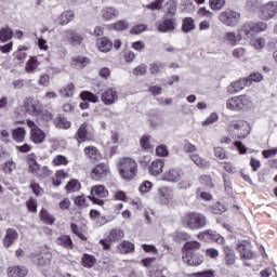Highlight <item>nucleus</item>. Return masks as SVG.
Here are the masks:
<instances>
[{
	"instance_id": "obj_58",
	"label": "nucleus",
	"mask_w": 277,
	"mask_h": 277,
	"mask_svg": "<svg viewBox=\"0 0 277 277\" xmlns=\"http://www.w3.org/2000/svg\"><path fill=\"white\" fill-rule=\"evenodd\" d=\"M186 252H194V250H200V242L198 241H189L184 246Z\"/></svg>"
},
{
	"instance_id": "obj_25",
	"label": "nucleus",
	"mask_w": 277,
	"mask_h": 277,
	"mask_svg": "<svg viewBox=\"0 0 277 277\" xmlns=\"http://www.w3.org/2000/svg\"><path fill=\"white\" fill-rule=\"evenodd\" d=\"M96 45L98 51L102 53H109L114 47V42H111V40H109L107 37H102L97 39Z\"/></svg>"
},
{
	"instance_id": "obj_24",
	"label": "nucleus",
	"mask_w": 277,
	"mask_h": 277,
	"mask_svg": "<svg viewBox=\"0 0 277 277\" xmlns=\"http://www.w3.org/2000/svg\"><path fill=\"white\" fill-rule=\"evenodd\" d=\"M28 271L24 266H9L6 269L8 277H25Z\"/></svg>"
},
{
	"instance_id": "obj_31",
	"label": "nucleus",
	"mask_w": 277,
	"mask_h": 277,
	"mask_svg": "<svg viewBox=\"0 0 277 277\" xmlns=\"http://www.w3.org/2000/svg\"><path fill=\"white\" fill-rule=\"evenodd\" d=\"M68 38H69V42L70 44H72V47H79V44H81L83 42V37L81 35H79V32L75 31V30H67L66 31Z\"/></svg>"
},
{
	"instance_id": "obj_48",
	"label": "nucleus",
	"mask_w": 277,
	"mask_h": 277,
	"mask_svg": "<svg viewBox=\"0 0 277 277\" xmlns=\"http://www.w3.org/2000/svg\"><path fill=\"white\" fill-rule=\"evenodd\" d=\"M40 215L42 222L45 224H55V217H53V215H51V213H49L45 209L41 210Z\"/></svg>"
},
{
	"instance_id": "obj_45",
	"label": "nucleus",
	"mask_w": 277,
	"mask_h": 277,
	"mask_svg": "<svg viewBox=\"0 0 277 277\" xmlns=\"http://www.w3.org/2000/svg\"><path fill=\"white\" fill-rule=\"evenodd\" d=\"M54 124L58 129H70V121H68V119H66L65 117H57L54 120Z\"/></svg>"
},
{
	"instance_id": "obj_26",
	"label": "nucleus",
	"mask_w": 277,
	"mask_h": 277,
	"mask_svg": "<svg viewBox=\"0 0 277 277\" xmlns=\"http://www.w3.org/2000/svg\"><path fill=\"white\" fill-rule=\"evenodd\" d=\"M83 153L85 155V158L91 159L92 161H100L101 159V151H98V148L94 146H87L83 149Z\"/></svg>"
},
{
	"instance_id": "obj_15",
	"label": "nucleus",
	"mask_w": 277,
	"mask_h": 277,
	"mask_svg": "<svg viewBox=\"0 0 277 277\" xmlns=\"http://www.w3.org/2000/svg\"><path fill=\"white\" fill-rule=\"evenodd\" d=\"M237 250L240 253L242 261H252L256 256V253L252 251V246L248 242H240L237 246Z\"/></svg>"
},
{
	"instance_id": "obj_16",
	"label": "nucleus",
	"mask_w": 277,
	"mask_h": 277,
	"mask_svg": "<svg viewBox=\"0 0 277 277\" xmlns=\"http://www.w3.org/2000/svg\"><path fill=\"white\" fill-rule=\"evenodd\" d=\"M24 107L26 111L31 116H38L39 113L42 110V105L40 104V101L32 97L25 101Z\"/></svg>"
},
{
	"instance_id": "obj_27",
	"label": "nucleus",
	"mask_w": 277,
	"mask_h": 277,
	"mask_svg": "<svg viewBox=\"0 0 277 277\" xmlns=\"http://www.w3.org/2000/svg\"><path fill=\"white\" fill-rule=\"evenodd\" d=\"M117 250L120 254H131L132 252H135V245L131 241L123 240L118 245Z\"/></svg>"
},
{
	"instance_id": "obj_39",
	"label": "nucleus",
	"mask_w": 277,
	"mask_h": 277,
	"mask_svg": "<svg viewBox=\"0 0 277 277\" xmlns=\"http://www.w3.org/2000/svg\"><path fill=\"white\" fill-rule=\"evenodd\" d=\"M241 31H243L247 38H252L254 34V22H246L241 26Z\"/></svg>"
},
{
	"instance_id": "obj_63",
	"label": "nucleus",
	"mask_w": 277,
	"mask_h": 277,
	"mask_svg": "<svg viewBox=\"0 0 277 277\" xmlns=\"http://www.w3.org/2000/svg\"><path fill=\"white\" fill-rule=\"evenodd\" d=\"M156 155L157 157H168V147L166 145H159L158 147H156Z\"/></svg>"
},
{
	"instance_id": "obj_36",
	"label": "nucleus",
	"mask_w": 277,
	"mask_h": 277,
	"mask_svg": "<svg viewBox=\"0 0 277 277\" xmlns=\"http://www.w3.org/2000/svg\"><path fill=\"white\" fill-rule=\"evenodd\" d=\"M190 159L193 162H195V166H198V168H209L211 166L209 161L196 154L190 155Z\"/></svg>"
},
{
	"instance_id": "obj_33",
	"label": "nucleus",
	"mask_w": 277,
	"mask_h": 277,
	"mask_svg": "<svg viewBox=\"0 0 277 277\" xmlns=\"http://www.w3.org/2000/svg\"><path fill=\"white\" fill-rule=\"evenodd\" d=\"M27 135V131L24 128H17L12 131V137L14 142H25V136Z\"/></svg>"
},
{
	"instance_id": "obj_4",
	"label": "nucleus",
	"mask_w": 277,
	"mask_h": 277,
	"mask_svg": "<svg viewBox=\"0 0 277 277\" xmlns=\"http://www.w3.org/2000/svg\"><path fill=\"white\" fill-rule=\"evenodd\" d=\"M219 21L225 27H237L241 23V13L227 9L219 14Z\"/></svg>"
},
{
	"instance_id": "obj_38",
	"label": "nucleus",
	"mask_w": 277,
	"mask_h": 277,
	"mask_svg": "<svg viewBox=\"0 0 277 277\" xmlns=\"http://www.w3.org/2000/svg\"><path fill=\"white\" fill-rule=\"evenodd\" d=\"M72 66H79V68H85L90 64V58L85 56H77L71 61Z\"/></svg>"
},
{
	"instance_id": "obj_34",
	"label": "nucleus",
	"mask_w": 277,
	"mask_h": 277,
	"mask_svg": "<svg viewBox=\"0 0 277 277\" xmlns=\"http://www.w3.org/2000/svg\"><path fill=\"white\" fill-rule=\"evenodd\" d=\"M13 36L14 31L10 27L6 26L0 29V42H8V40H12Z\"/></svg>"
},
{
	"instance_id": "obj_56",
	"label": "nucleus",
	"mask_w": 277,
	"mask_h": 277,
	"mask_svg": "<svg viewBox=\"0 0 277 277\" xmlns=\"http://www.w3.org/2000/svg\"><path fill=\"white\" fill-rule=\"evenodd\" d=\"M220 120V116L216 113H211L210 116L202 121V127H209V124H213V122H217Z\"/></svg>"
},
{
	"instance_id": "obj_42",
	"label": "nucleus",
	"mask_w": 277,
	"mask_h": 277,
	"mask_svg": "<svg viewBox=\"0 0 277 277\" xmlns=\"http://www.w3.org/2000/svg\"><path fill=\"white\" fill-rule=\"evenodd\" d=\"M248 80L246 78L232 83L234 92H241V90H243V88H248Z\"/></svg>"
},
{
	"instance_id": "obj_2",
	"label": "nucleus",
	"mask_w": 277,
	"mask_h": 277,
	"mask_svg": "<svg viewBox=\"0 0 277 277\" xmlns=\"http://www.w3.org/2000/svg\"><path fill=\"white\" fill-rule=\"evenodd\" d=\"M253 105L252 97L248 95L234 96L226 102V108L230 111H248Z\"/></svg>"
},
{
	"instance_id": "obj_57",
	"label": "nucleus",
	"mask_w": 277,
	"mask_h": 277,
	"mask_svg": "<svg viewBox=\"0 0 277 277\" xmlns=\"http://www.w3.org/2000/svg\"><path fill=\"white\" fill-rule=\"evenodd\" d=\"M167 14H170L171 16H174L176 14V1L169 0L167 2Z\"/></svg>"
},
{
	"instance_id": "obj_8",
	"label": "nucleus",
	"mask_w": 277,
	"mask_h": 277,
	"mask_svg": "<svg viewBox=\"0 0 277 277\" xmlns=\"http://www.w3.org/2000/svg\"><path fill=\"white\" fill-rule=\"evenodd\" d=\"M277 14V2L269 1L263 4L260 9V17L262 21H272Z\"/></svg>"
},
{
	"instance_id": "obj_32",
	"label": "nucleus",
	"mask_w": 277,
	"mask_h": 277,
	"mask_svg": "<svg viewBox=\"0 0 277 277\" xmlns=\"http://www.w3.org/2000/svg\"><path fill=\"white\" fill-rule=\"evenodd\" d=\"M56 245L62 246V248H66L67 250H72V239L70 236L63 235L56 238Z\"/></svg>"
},
{
	"instance_id": "obj_30",
	"label": "nucleus",
	"mask_w": 277,
	"mask_h": 277,
	"mask_svg": "<svg viewBox=\"0 0 277 277\" xmlns=\"http://www.w3.org/2000/svg\"><path fill=\"white\" fill-rule=\"evenodd\" d=\"M72 21H75V12L65 11L58 16L56 23H58V25H68V23Z\"/></svg>"
},
{
	"instance_id": "obj_12",
	"label": "nucleus",
	"mask_w": 277,
	"mask_h": 277,
	"mask_svg": "<svg viewBox=\"0 0 277 277\" xmlns=\"http://www.w3.org/2000/svg\"><path fill=\"white\" fill-rule=\"evenodd\" d=\"M122 237H124V232H122V229H120V228H114L110 230L106 240L102 239V240H100V243L103 245L104 250H109L111 248V246H109V243H111L114 241H120V239H122ZM107 241H109V243H107Z\"/></svg>"
},
{
	"instance_id": "obj_22",
	"label": "nucleus",
	"mask_w": 277,
	"mask_h": 277,
	"mask_svg": "<svg viewBox=\"0 0 277 277\" xmlns=\"http://www.w3.org/2000/svg\"><path fill=\"white\" fill-rule=\"evenodd\" d=\"M199 237L201 239H205L206 241H215L216 243H224V237L220 236V234L213 232V230H206L199 234Z\"/></svg>"
},
{
	"instance_id": "obj_37",
	"label": "nucleus",
	"mask_w": 277,
	"mask_h": 277,
	"mask_svg": "<svg viewBox=\"0 0 277 277\" xmlns=\"http://www.w3.org/2000/svg\"><path fill=\"white\" fill-rule=\"evenodd\" d=\"M196 25L194 24V19L192 17L184 18L182 24V30L184 34H189V31H194Z\"/></svg>"
},
{
	"instance_id": "obj_47",
	"label": "nucleus",
	"mask_w": 277,
	"mask_h": 277,
	"mask_svg": "<svg viewBox=\"0 0 277 277\" xmlns=\"http://www.w3.org/2000/svg\"><path fill=\"white\" fill-rule=\"evenodd\" d=\"M246 80L248 81V85H252V83H259L263 81V74L261 72L251 74L249 77L246 78Z\"/></svg>"
},
{
	"instance_id": "obj_21",
	"label": "nucleus",
	"mask_w": 277,
	"mask_h": 277,
	"mask_svg": "<svg viewBox=\"0 0 277 277\" xmlns=\"http://www.w3.org/2000/svg\"><path fill=\"white\" fill-rule=\"evenodd\" d=\"M36 159V154H29L27 156L28 172L34 174V176H38V172H40V163Z\"/></svg>"
},
{
	"instance_id": "obj_49",
	"label": "nucleus",
	"mask_w": 277,
	"mask_h": 277,
	"mask_svg": "<svg viewBox=\"0 0 277 277\" xmlns=\"http://www.w3.org/2000/svg\"><path fill=\"white\" fill-rule=\"evenodd\" d=\"M113 29L116 31H127L129 29V22L121 19L113 24Z\"/></svg>"
},
{
	"instance_id": "obj_52",
	"label": "nucleus",
	"mask_w": 277,
	"mask_h": 277,
	"mask_svg": "<svg viewBox=\"0 0 277 277\" xmlns=\"http://www.w3.org/2000/svg\"><path fill=\"white\" fill-rule=\"evenodd\" d=\"M261 31H267V23L265 22H253V32L261 34Z\"/></svg>"
},
{
	"instance_id": "obj_19",
	"label": "nucleus",
	"mask_w": 277,
	"mask_h": 277,
	"mask_svg": "<svg viewBox=\"0 0 277 277\" xmlns=\"http://www.w3.org/2000/svg\"><path fill=\"white\" fill-rule=\"evenodd\" d=\"M118 101V91L114 88H108L102 93V102L104 105H114Z\"/></svg>"
},
{
	"instance_id": "obj_10",
	"label": "nucleus",
	"mask_w": 277,
	"mask_h": 277,
	"mask_svg": "<svg viewBox=\"0 0 277 277\" xmlns=\"http://www.w3.org/2000/svg\"><path fill=\"white\" fill-rule=\"evenodd\" d=\"M91 196L92 197H90V198H91V200H93L94 205L103 206L104 205L103 200H101L98 198H107V196H109V192L105 188V186L96 185V186L92 187Z\"/></svg>"
},
{
	"instance_id": "obj_61",
	"label": "nucleus",
	"mask_w": 277,
	"mask_h": 277,
	"mask_svg": "<svg viewBox=\"0 0 277 277\" xmlns=\"http://www.w3.org/2000/svg\"><path fill=\"white\" fill-rule=\"evenodd\" d=\"M226 212V208L224 207V205L217 202L212 207V213H214V215H222V213Z\"/></svg>"
},
{
	"instance_id": "obj_13",
	"label": "nucleus",
	"mask_w": 277,
	"mask_h": 277,
	"mask_svg": "<svg viewBox=\"0 0 277 277\" xmlns=\"http://www.w3.org/2000/svg\"><path fill=\"white\" fill-rule=\"evenodd\" d=\"M109 174V166L101 162L96 164L91 171V179L93 181H103Z\"/></svg>"
},
{
	"instance_id": "obj_6",
	"label": "nucleus",
	"mask_w": 277,
	"mask_h": 277,
	"mask_svg": "<svg viewBox=\"0 0 277 277\" xmlns=\"http://www.w3.org/2000/svg\"><path fill=\"white\" fill-rule=\"evenodd\" d=\"M96 134H94V128L88 122L80 124L75 135V140H77L78 144H81V142H94Z\"/></svg>"
},
{
	"instance_id": "obj_59",
	"label": "nucleus",
	"mask_w": 277,
	"mask_h": 277,
	"mask_svg": "<svg viewBox=\"0 0 277 277\" xmlns=\"http://www.w3.org/2000/svg\"><path fill=\"white\" fill-rule=\"evenodd\" d=\"M214 157H216V159H228V155H226V150H224V148L222 147H214Z\"/></svg>"
},
{
	"instance_id": "obj_3",
	"label": "nucleus",
	"mask_w": 277,
	"mask_h": 277,
	"mask_svg": "<svg viewBox=\"0 0 277 277\" xmlns=\"http://www.w3.org/2000/svg\"><path fill=\"white\" fill-rule=\"evenodd\" d=\"M182 224L190 230H198L207 226V216L198 212H189L183 216Z\"/></svg>"
},
{
	"instance_id": "obj_35",
	"label": "nucleus",
	"mask_w": 277,
	"mask_h": 277,
	"mask_svg": "<svg viewBox=\"0 0 277 277\" xmlns=\"http://www.w3.org/2000/svg\"><path fill=\"white\" fill-rule=\"evenodd\" d=\"M68 163H70V161L68 160V158L64 155H56L53 159H52V166L54 168H57L60 166H68Z\"/></svg>"
},
{
	"instance_id": "obj_40",
	"label": "nucleus",
	"mask_w": 277,
	"mask_h": 277,
	"mask_svg": "<svg viewBox=\"0 0 277 277\" xmlns=\"http://www.w3.org/2000/svg\"><path fill=\"white\" fill-rule=\"evenodd\" d=\"M82 265L87 268L94 267V265H96V258L94 255L84 254L82 256Z\"/></svg>"
},
{
	"instance_id": "obj_1",
	"label": "nucleus",
	"mask_w": 277,
	"mask_h": 277,
	"mask_svg": "<svg viewBox=\"0 0 277 277\" xmlns=\"http://www.w3.org/2000/svg\"><path fill=\"white\" fill-rule=\"evenodd\" d=\"M117 168L119 174L124 181H133L137 176V162L129 157H123L119 160Z\"/></svg>"
},
{
	"instance_id": "obj_44",
	"label": "nucleus",
	"mask_w": 277,
	"mask_h": 277,
	"mask_svg": "<svg viewBox=\"0 0 277 277\" xmlns=\"http://www.w3.org/2000/svg\"><path fill=\"white\" fill-rule=\"evenodd\" d=\"M209 5L214 12H220L226 5V0H209Z\"/></svg>"
},
{
	"instance_id": "obj_11",
	"label": "nucleus",
	"mask_w": 277,
	"mask_h": 277,
	"mask_svg": "<svg viewBox=\"0 0 277 277\" xmlns=\"http://www.w3.org/2000/svg\"><path fill=\"white\" fill-rule=\"evenodd\" d=\"M183 262L186 263V265L198 267V265H202L205 258L194 251H186L183 255Z\"/></svg>"
},
{
	"instance_id": "obj_54",
	"label": "nucleus",
	"mask_w": 277,
	"mask_h": 277,
	"mask_svg": "<svg viewBox=\"0 0 277 277\" xmlns=\"http://www.w3.org/2000/svg\"><path fill=\"white\" fill-rule=\"evenodd\" d=\"M250 44L258 51H261V49H265V40L263 38L253 39L251 40Z\"/></svg>"
},
{
	"instance_id": "obj_17",
	"label": "nucleus",
	"mask_w": 277,
	"mask_h": 277,
	"mask_svg": "<svg viewBox=\"0 0 277 277\" xmlns=\"http://www.w3.org/2000/svg\"><path fill=\"white\" fill-rule=\"evenodd\" d=\"M18 240V232L14 228H6L5 234L2 239V246L5 248H12L14 243Z\"/></svg>"
},
{
	"instance_id": "obj_60",
	"label": "nucleus",
	"mask_w": 277,
	"mask_h": 277,
	"mask_svg": "<svg viewBox=\"0 0 277 277\" xmlns=\"http://www.w3.org/2000/svg\"><path fill=\"white\" fill-rule=\"evenodd\" d=\"M180 5L183 12H192V10H194V3L192 0H182Z\"/></svg>"
},
{
	"instance_id": "obj_51",
	"label": "nucleus",
	"mask_w": 277,
	"mask_h": 277,
	"mask_svg": "<svg viewBox=\"0 0 277 277\" xmlns=\"http://www.w3.org/2000/svg\"><path fill=\"white\" fill-rule=\"evenodd\" d=\"M79 189H81V183H79V181H77V180H71L66 185L67 192H79Z\"/></svg>"
},
{
	"instance_id": "obj_55",
	"label": "nucleus",
	"mask_w": 277,
	"mask_h": 277,
	"mask_svg": "<svg viewBox=\"0 0 277 277\" xmlns=\"http://www.w3.org/2000/svg\"><path fill=\"white\" fill-rule=\"evenodd\" d=\"M26 207L30 213H37L38 212V202L34 198H29L26 201Z\"/></svg>"
},
{
	"instance_id": "obj_50",
	"label": "nucleus",
	"mask_w": 277,
	"mask_h": 277,
	"mask_svg": "<svg viewBox=\"0 0 277 277\" xmlns=\"http://www.w3.org/2000/svg\"><path fill=\"white\" fill-rule=\"evenodd\" d=\"M51 174H53V171L49 167L43 166L39 168L37 179H47L48 176H51Z\"/></svg>"
},
{
	"instance_id": "obj_18",
	"label": "nucleus",
	"mask_w": 277,
	"mask_h": 277,
	"mask_svg": "<svg viewBox=\"0 0 277 277\" xmlns=\"http://www.w3.org/2000/svg\"><path fill=\"white\" fill-rule=\"evenodd\" d=\"M163 168H166V159H156L149 164L148 171L151 176H159L163 174Z\"/></svg>"
},
{
	"instance_id": "obj_53",
	"label": "nucleus",
	"mask_w": 277,
	"mask_h": 277,
	"mask_svg": "<svg viewBox=\"0 0 277 277\" xmlns=\"http://www.w3.org/2000/svg\"><path fill=\"white\" fill-rule=\"evenodd\" d=\"M38 84L43 88H49V85H51V77L49 74H42L38 79Z\"/></svg>"
},
{
	"instance_id": "obj_28",
	"label": "nucleus",
	"mask_w": 277,
	"mask_h": 277,
	"mask_svg": "<svg viewBox=\"0 0 277 277\" xmlns=\"http://www.w3.org/2000/svg\"><path fill=\"white\" fill-rule=\"evenodd\" d=\"M119 12L114 6H106L101 11V16L104 21H113L117 18Z\"/></svg>"
},
{
	"instance_id": "obj_9",
	"label": "nucleus",
	"mask_w": 277,
	"mask_h": 277,
	"mask_svg": "<svg viewBox=\"0 0 277 277\" xmlns=\"http://www.w3.org/2000/svg\"><path fill=\"white\" fill-rule=\"evenodd\" d=\"M156 27L157 30L160 31V34H168V31H174V29H176V18L168 17V15H164L162 21L156 24Z\"/></svg>"
},
{
	"instance_id": "obj_20",
	"label": "nucleus",
	"mask_w": 277,
	"mask_h": 277,
	"mask_svg": "<svg viewBox=\"0 0 277 277\" xmlns=\"http://www.w3.org/2000/svg\"><path fill=\"white\" fill-rule=\"evenodd\" d=\"M160 195V202L162 205H168L174 198V189L172 187L163 186L158 189Z\"/></svg>"
},
{
	"instance_id": "obj_23",
	"label": "nucleus",
	"mask_w": 277,
	"mask_h": 277,
	"mask_svg": "<svg viewBox=\"0 0 277 277\" xmlns=\"http://www.w3.org/2000/svg\"><path fill=\"white\" fill-rule=\"evenodd\" d=\"M223 252L225 254V258H224L225 265H227L228 267H230L232 265H235L237 261V255L235 254V251L233 250V248H230L229 246H224Z\"/></svg>"
},
{
	"instance_id": "obj_29",
	"label": "nucleus",
	"mask_w": 277,
	"mask_h": 277,
	"mask_svg": "<svg viewBox=\"0 0 277 277\" xmlns=\"http://www.w3.org/2000/svg\"><path fill=\"white\" fill-rule=\"evenodd\" d=\"M224 42L230 44V47H237V44L241 41V36L235 34V31L225 32L223 37Z\"/></svg>"
},
{
	"instance_id": "obj_46",
	"label": "nucleus",
	"mask_w": 277,
	"mask_h": 277,
	"mask_svg": "<svg viewBox=\"0 0 277 277\" xmlns=\"http://www.w3.org/2000/svg\"><path fill=\"white\" fill-rule=\"evenodd\" d=\"M82 101H89V103H98V96L94 95L92 92L90 91H83L80 94Z\"/></svg>"
},
{
	"instance_id": "obj_43",
	"label": "nucleus",
	"mask_w": 277,
	"mask_h": 277,
	"mask_svg": "<svg viewBox=\"0 0 277 277\" xmlns=\"http://www.w3.org/2000/svg\"><path fill=\"white\" fill-rule=\"evenodd\" d=\"M60 94L62 96H65V98H70L75 94V84L74 83H68L66 88L62 89L60 91Z\"/></svg>"
},
{
	"instance_id": "obj_7",
	"label": "nucleus",
	"mask_w": 277,
	"mask_h": 277,
	"mask_svg": "<svg viewBox=\"0 0 277 277\" xmlns=\"http://www.w3.org/2000/svg\"><path fill=\"white\" fill-rule=\"evenodd\" d=\"M27 127L30 129V140L34 142V144H42L44 140H47V133L42 131L38 126H36V122L31 120L26 121Z\"/></svg>"
},
{
	"instance_id": "obj_5",
	"label": "nucleus",
	"mask_w": 277,
	"mask_h": 277,
	"mask_svg": "<svg viewBox=\"0 0 277 277\" xmlns=\"http://www.w3.org/2000/svg\"><path fill=\"white\" fill-rule=\"evenodd\" d=\"M227 131L229 133L236 131V135L239 140H246V137L250 135V123H248V121L245 120L230 121L227 124Z\"/></svg>"
},
{
	"instance_id": "obj_14",
	"label": "nucleus",
	"mask_w": 277,
	"mask_h": 277,
	"mask_svg": "<svg viewBox=\"0 0 277 277\" xmlns=\"http://www.w3.org/2000/svg\"><path fill=\"white\" fill-rule=\"evenodd\" d=\"M184 176L183 170L179 168H171L162 175V181L167 183H179Z\"/></svg>"
},
{
	"instance_id": "obj_64",
	"label": "nucleus",
	"mask_w": 277,
	"mask_h": 277,
	"mask_svg": "<svg viewBox=\"0 0 277 277\" xmlns=\"http://www.w3.org/2000/svg\"><path fill=\"white\" fill-rule=\"evenodd\" d=\"M233 56L236 57V60H243L246 57V49L243 48H237L233 51Z\"/></svg>"
},
{
	"instance_id": "obj_62",
	"label": "nucleus",
	"mask_w": 277,
	"mask_h": 277,
	"mask_svg": "<svg viewBox=\"0 0 277 277\" xmlns=\"http://www.w3.org/2000/svg\"><path fill=\"white\" fill-rule=\"evenodd\" d=\"M146 29H148L146 24H138L131 28L130 34L138 35V34H142L143 31H146Z\"/></svg>"
},
{
	"instance_id": "obj_41",
	"label": "nucleus",
	"mask_w": 277,
	"mask_h": 277,
	"mask_svg": "<svg viewBox=\"0 0 277 277\" xmlns=\"http://www.w3.org/2000/svg\"><path fill=\"white\" fill-rule=\"evenodd\" d=\"M38 66H40V63H38V58L36 56H32L26 63L25 70H26V72H34V70H36V68H38Z\"/></svg>"
}]
</instances>
